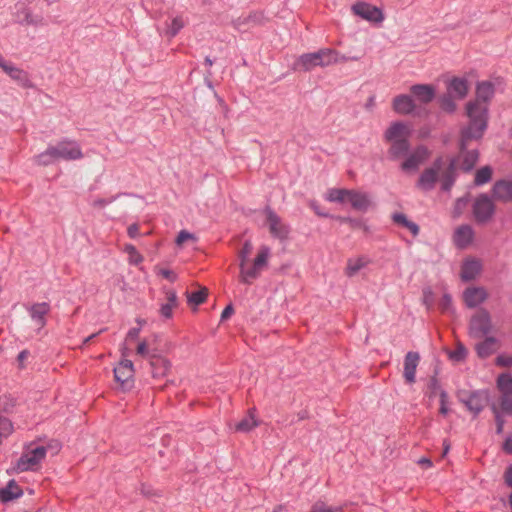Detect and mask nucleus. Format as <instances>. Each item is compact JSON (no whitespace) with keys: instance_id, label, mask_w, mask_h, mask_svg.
Returning a JSON list of instances; mask_svg holds the SVG:
<instances>
[{"instance_id":"54","label":"nucleus","mask_w":512,"mask_h":512,"mask_svg":"<svg viewBox=\"0 0 512 512\" xmlns=\"http://www.w3.org/2000/svg\"><path fill=\"white\" fill-rule=\"evenodd\" d=\"M139 333H140V329L139 328H132V329H130L128 331L127 335H126L125 341L126 342H131V341L137 340L138 336H139Z\"/></svg>"},{"instance_id":"28","label":"nucleus","mask_w":512,"mask_h":512,"mask_svg":"<svg viewBox=\"0 0 512 512\" xmlns=\"http://www.w3.org/2000/svg\"><path fill=\"white\" fill-rule=\"evenodd\" d=\"M500 348V342L495 337H486L476 344L475 349L480 358H487L494 354Z\"/></svg>"},{"instance_id":"52","label":"nucleus","mask_w":512,"mask_h":512,"mask_svg":"<svg viewBox=\"0 0 512 512\" xmlns=\"http://www.w3.org/2000/svg\"><path fill=\"white\" fill-rule=\"evenodd\" d=\"M447 399H448L447 393L441 392L440 393V410H439V412L442 415H447V413L449 411L448 406H447Z\"/></svg>"},{"instance_id":"20","label":"nucleus","mask_w":512,"mask_h":512,"mask_svg":"<svg viewBox=\"0 0 512 512\" xmlns=\"http://www.w3.org/2000/svg\"><path fill=\"white\" fill-rule=\"evenodd\" d=\"M49 311L50 306L46 302L35 303L29 308V315L37 331L46 325V316Z\"/></svg>"},{"instance_id":"63","label":"nucleus","mask_w":512,"mask_h":512,"mask_svg":"<svg viewBox=\"0 0 512 512\" xmlns=\"http://www.w3.org/2000/svg\"><path fill=\"white\" fill-rule=\"evenodd\" d=\"M108 202L104 199H99L94 202L95 206H105Z\"/></svg>"},{"instance_id":"13","label":"nucleus","mask_w":512,"mask_h":512,"mask_svg":"<svg viewBox=\"0 0 512 512\" xmlns=\"http://www.w3.org/2000/svg\"><path fill=\"white\" fill-rule=\"evenodd\" d=\"M475 238V232L471 225H459L453 233L452 241L457 248L465 249L469 247Z\"/></svg>"},{"instance_id":"40","label":"nucleus","mask_w":512,"mask_h":512,"mask_svg":"<svg viewBox=\"0 0 512 512\" xmlns=\"http://www.w3.org/2000/svg\"><path fill=\"white\" fill-rule=\"evenodd\" d=\"M208 296V289L206 287H201L198 291L187 293L188 303L191 305H200L206 301Z\"/></svg>"},{"instance_id":"27","label":"nucleus","mask_w":512,"mask_h":512,"mask_svg":"<svg viewBox=\"0 0 512 512\" xmlns=\"http://www.w3.org/2000/svg\"><path fill=\"white\" fill-rule=\"evenodd\" d=\"M348 203H350L353 209L361 212L367 211L371 206L369 195L357 190H350Z\"/></svg>"},{"instance_id":"23","label":"nucleus","mask_w":512,"mask_h":512,"mask_svg":"<svg viewBox=\"0 0 512 512\" xmlns=\"http://www.w3.org/2000/svg\"><path fill=\"white\" fill-rule=\"evenodd\" d=\"M493 198L497 201L508 203L512 201V181L499 180L492 187Z\"/></svg>"},{"instance_id":"29","label":"nucleus","mask_w":512,"mask_h":512,"mask_svg":"<svg viewBox=\"0 0 512 512\" xmlns=\"http://www.w3.org/2000/svg\"><path fill=\"white\" fill-rule=\"evenodd\" d=\"M392 107L395 112L406 115L412 113L415 110L416 104L414 103L411 96L400 94L393 99Z\"/></svg>"},{"instance_id":"30","label":"nucleus","mask_w":512,"mask_h":512,"mask_svg":"<svg viewBox=\"0 0 512 512\" xmlns=\"http://www.w3.org/2000/svg\"><path fill=\"white\" fill-rule=\"evenodd\" d=\"M155 337L139 339L136 346V355L150 360L151 355H157L154 347Z\"/></svg>"},{"instance_id":"37","label":"nucleus","mask_w":512,"mask_h":512,"mask_svg":"<svg viewBox=\"0 0 512 512\" xmlns=\"http://www.w3.org/2000/svg\"><path fill=\"white\" fill-rule=\"evenodd\" d=\"M256 426H258V421L255 418L254 411L250 410L248 415L236 424L235 430L238 432H249Z\"/></svg>"},{"instance_id":"4","label":"nucleus","mask_w":512,"mask_h":512,"mask_svg":"<svg viewBox=\"0 0 512 512\" xmlns=\"http://www.w3.org/2000/svg\"><path fill=\"white\" fill-rule=\"evenodd\" d=\"M347 61L346 56L331 48H322L316 52L304 53L297 57L292 65L294 71L308 72L315 67H327L339 62Z\"/></svg>"},{"instance_id":"62","label":"nucleus","mask_w":512,"mask_h":512,"mask_svg":"<svg viewBox=\"0 0 512 512\" xmlns=\"http://www.w3.org/2000/svg\"><path fill=\"white\" fill-rule=\"evenodd\" d=\"M419 464L426 465L427 467L432 466V462L428 458H421Z\"/></svg>"},{"instance_id":"35","label":"nucleus","mask_w":512,"mask_h":512,"mask_svg":"<svg viewBox=\"0 0 512 512\" xmlns=\"http://www.w3.org/2000/svg\"><path fill=\"white\" fill-rule=\"evenodd\" d=\"M186 22V19L181 15L173 17L170 22L166 23L165 35L170 39L175 37L186 25Z\"/></svg>"},{"instance_id":"45","label":"nucleus","mask_w":512,"mask_h":512,"mask_svg":"<svg viewBox=\"0 0 512 512\" xmlns=\"http://www.w3.org/2000/svg\"><path fill=\"white\" fill-rule=\"evenodd\" d=\"M341 510V507L330 506L325 502L318 501L313 504L309 512H340Z\"/></svg>"},{"instance_id":"51","label":"nucleus","mask_w":512,"mask_h":512,"mask_svg":"<svg viewBox=\"0 0 512 512\" xmlns=\"http://www.w3.org/2000/svg\"><path fill=\"white\" fill-rule=\"evenodd\" d=\"M496 364L502 367L512 366V355L502 354L496 358Z\"/></svg>"},{"instance_id":"43","label":"nucleus","mask_w":512,"mask_h":512,"mask_svg":"<svg viewBox=\"0 0 512 512\" xmlns=\"http://www.w3.org/2000/svg\"><path fill=\"white\" fill-rule=\"evenodd\" d=\"M253 246L251 241L247 240L244 242L242 249L238 253L239 266L249 262V256L252 253Z\"/></svg>"},{"instance_id":"59","label":"nucleus","mask_w":512,"mask_h":512,"mask_svg":"<svg viewBox=\"0 0 512 512\" xmlns=\"http://www.w3.org/2000/svg\"><path fill=\"white\" fill-rule=\"evenodd\" d=\"M29 357V352L27 350H23L18 355V362L21 367H23L24 361Z\"/></svg>"},{"instance_id":"61","label":"nucleus","mask_w":512,"mask_h":512,"mask_svg":"<svg viewBox=\"0 0 512 512\" xmlns=\"http://www.w3.org/2000/svg\"><path fill=\"white\" fill-rule=\"evenodd\" d=\"M503 448H504V450H505L507 453H511V454H512V438H508V439L505 441Z\"/></svg>"},{"instance_id":"49","label":"nucleus","mask_w":512,"mask_h":512,"mask_svg":"<svg viewBox=\"0 0 512 512\" xmlns=\"http://www.w3.org/2000/svg\"><path fill=\"white\" fill-rule=\"evenodd\" d=\"M466 205H467V200L466 199H464V198L457 199L455 204H454V208H453V212H452L453 213V217H455V218L459 217L462 214V212H463L464 208L466 207Z\"/></svg>"},{"instance_id":"33","label":"nucleus","mask_w":512,"mask_h":512,"mask_svg":"<svg viewBox=\"0 0 512 512\" xmlns=\"http://www.w3.org/2000/svg\"><path fill=\"white\" fill-rule=\"evenodd\" d=\"M22 493V489L12 480L5 488L0 490V499L2 502H8L20 497Z\"/></svg>"},{"instance_id":"10","label":"nucleus","mask_w":512,"mask_h":512,"mask_svg":"<svg viewBox=\"0 0 512 512\" xmlns=\"http://www.w3.org/2000/svg\"><path fill=\"white\" fill-rule=\"evenodd\" d=\"M495 209L493 200L487 194H480L472 205L473 217L477 223H487L493 218Z\"/></svg>"},{"instance_id":"1","label":"nucleus","mask_w":512,"mask_h":512,"mask_svg":"<svg viewBox=\"0 0 512 512\" xmlns=\"http://www.w3.org/2000/svg\"><path fill=\"white\" fill-rule=\"evenodd\" d=\"M495 93L491 81H481L476 85L475 98L465 105V115L468 123L465 126L464 137H482L488 124L489 103Z\"/></svg>"},{"instance_id":"55","label":"nucleus","mask_w":512,"mask_h":512,"mask_svg":"<svg viewBox=\"0 0 512 512\" xmlns=\"http://www.w3.org/2000/svg\"><path fill=\"white\" fill-rule=\"evenodd\" d=\"M127 233L130 238H137L139 236V225L134 223L127 228Z\"/></svg>"},{"instance_id":"12","label":"nucleus","mask_w":512,"mask_h":512,"mask_svg":"<svg viewBox=\"0 0 512 512\" xmlns=\"http://www.w3.org/2000/svg\"><path fill=\"white\" fill-rule=\"evenodd\" d=\"M127 356V348L124 347L122 349L123 359L114 368V378L123 389H130L132 387L134 376V365L131 360L126 358Z\"/></svg>"},{"instance_id":"11","label":"nucleus","mask_w":512,"mask_h":512,"mask_svg":"<svg viewBox=\"0 0 512 512\" xmlns=\"http://www.w3.org/2000/svg\"><path fill=\"white\" fill-rule=\"evenodd\" d=\"M431 152L423 145L417 146L413 151L404 157L400 169L406 174H414L419 167L430 157Z\"/></svg>"},{"instance_id":"44","label":"nucleus","mask_w":512,"mask_h":512,"mask_svg":"<svg viewBox=\"0 0 512 512\" xmlns=\"http://www.w3.org/2000/svg\"><path fill=\"white\" fill-rule=\"evenodd\" d=\"M467 354L468 351L465 346L461 343H458L456 348L449 353V357L455 362H461L466 358Z\"/></svg>"},{"instance_id":"25","label":"nucleus","mask_w":512,"mask_h":512,"mask_svg":"<svg viewBox=\"0 0 512 512\" xmlns=\"http://www.w3.org/2000/svg\"><path fill=\"white\" fill-rule=\"evenodd\" d=\"M411 94L423 104L430 103L436 94V89L430 84H416L410 88Z\"/></svg>"},{"instance_id":"8","label":"nucleus","mask_w":512,"mask_h":512,"mask_svg":"<svg viewBox=\"0 0 512 512\" xmlns=\"http://www.w3.org/2000/svg\"><path fill=\"white\" fill-rule=\"evenodd\" d=\"M495 331L491 314L486 309L475 312L469 322V334L473 338H483Z\"/></svg>"},{"instance_id":"5","label":"nucleus","mask_w":512,"mask_h":512,"mask_svg":"<svg viewBox=\"0 0 512 512\" xmlns=\"http://www.w3.org/2000/svg\"><path fill=\"white\" fill-rule=\"evenodd\" d=\"M47 449L44 446L31 443L24 448L13 470L17 473L37 470L45 459Z\"/></svg>"},{"instance_id":"21","label":"nucleus","mask_w":512,"mask_h":512,"mask_svg":"<svg viewBox=\"0 0 512 512\" xmlns=\"http://www.w3.org/2000/svg\"><path fill=\"white\" fill-rule=\"evenodd\" d=\"M462 402L466 405L469 411L477 415L486 406L488 402V395L486 392L482 391L473 392L466 399L462 398Z\"/></svg>"},{"instance_id":"60","label":"nucleus","mask_w":512,"mask_h":512,"mask_svg":"<svg viewBox=\"0 0 512 512\" xmlns=\"http://www.w3.org/2000/svg\"><path fill=\"white\" fill-rule=\"evenodd\" d=\"M505 481L509 486L512 487V466L509 467L505 472Z\"/></svg>"},{"instance_id":"17","label":"nucleus","mask_w":512,"mask_h":512,"mask_svg":"<svg viewBox=\"0 0 512 512\" xmlns=\"http://www.w3.org/2000/svg\"><path fill=\"white\" fill-rule=\"evenodd\" d=\"M149 364L152 378L155 380H161L165 378L171 368L170 361L161 355H151Z\"/></svg>"},{"instance_id":"38","label":"nucleus","mask_w":512,"mask_h":512,"mask_svg":"<svg viewBox=\"0 0 512 512\" xmlns=\"http://www.w3.org/2000/svg\"><path fill=\"white\" fill-rule=\"evenodd\" d=\"M493 175V169L490 166H483L475 172L474 184L482 186L488 183Z\"/></svg>"},{"instance_id":"22","label":"nucleus","mask_w":512,"mask_h":512,"mask_svg":"<svg viewBox=\"0 0 512 512\" xmlns=\"http://www.w3.org/2000/svg\"><path fill=\"white\" fill-rule=\"evenodd\" d=\"M420 362V355L417 352H408L404 359L403 376L407 383L413 384L416 380V369Z\"/></svg>"},{"instance_id":"2","label":"nucleus","mask_w":512,"mask_h":512,"mask_svg":"<svg viewBox=\"0 0 512 512\" xmlns=\"http://www.w3.org/2000/svg\"><path fill=\"white\" fill-rule=\"evenodd\" d=\"M455 178V160L449 156H440L421 173L417 186L421 190L429 191L440 182L443 190H449Z\"/></svg>"},{"instance_id":"39","label":"nucleus","mask_w":512,"mask_h":512,"mask_svg":"<svg viewBox=\"0 0 512 512\" xmlns=\"http://www.w3.org/2000/svg\"><path fill=\"white\" fill-rule=\"evenodd\" d=\"M393 220L396 224L407 228L414 236L419 233V227L416 223L408 220V218L402 213H396L393 215Z\"/></svg>"},{"instance_id":"48","label":"nucleus","mask_w":512,"mask_h":512,"mask_svg":"<svg viewBox=\"0 0 512 512\" xmlns=\"http://www.w3.org/2000/svg\"><path fill=\"white\" fill-rule=\"evenodd\" d=\"M491 409L495 416V421L497 425V433H501L504 427V420L502 418L503 413H500L498 407L495 404H492Z\"/></svg>"},{"instance_id":"57","label":"nucleus","mask_w":512,"mask_h":512,"mask_svg":"<svg viewBox=\"0 0 512 512\" xmlns=\"http://www.w3.org/2000/svg\"><path fill=\"white\" fill-rule=\"evenodd\" d=\"M310 207L313 209V211H314L317 215H319V216H321V217H327V216H328V214H327V213H325V212H323V211L321 210V208H320V206H319V204H318V203H316V202H311Z\"/></svg>"},{"instance_id":"47","label":"nucleus","mask_w":512,"mask_h":512,"mask_svg":"<svg viewBox=\"0 0 512 512\" xmlns=\"http://www.w3.org/2000/svg\"><path fill=\"white\" fill-rule=\"evenodd\" d=\"M196 240V237L194 234L186 231V230H181L176 238V244L178 246H182L184 245L187 241H195Z\"/></svg>"},{"instance_id":"41","label":"nucleus","mask_w":512,"mask_h":512,"mask_svg":"<svg viewBox=\"0 0 512 512\" xmlns=\"http://www.w3.org/2000/svg\"><path fill=\"white\" fill-rule=\"evenodd\" d=\"M123 251L128 255V261L132 265H139L143 262V256L137 251L132 244H125Z\"/></svg>"},{"instance_id":"6","label":"nucleus","mask_w":512,"mask_h":512,"mask_svg":"<svg viewBox=\"0 0 512 512\" xmlns=\"http://www.w3.org/2000/svg\"><path fill=\"white\" fill-rule=\"evenodd\" d=\"M269 256L270 249L266 246H263L259 249L256 258L251 264L248 262L240 265V281L244 284H251L254 280H256L260 276L263 269L267 266Z\"/></svg>"},{"instance_id":"64","label":"nucleus","mask_w":512,"mask_h":512,"mask_svg":"<svg viewBox=\"0 0 512 512\" xmlns=\"http://www.w3.org/2000/svg\"><path fill=\"white\" fill-rule=\"evenodd\" d=\"M273 512H287V509L284 506H277Z\"/></svg>"},{"instance_id":"24","label":"nucleus","mask_w":512,"mask_h":512,"mask_svg":"<svg viewBox=\"0 0 512 512\" xmlns=\"http://www.w3.org/2000/svg\"><path fill=\"white\" fill-rule=\"evenodd\" d=\"M469 92L467 79L462 77H453L447 84V93L456 99H464Z\"/></svg>"},{"instance_id":"36","label":"nucleus","mask_w":512,"mask_h":512,"mask_svg":"<svg viewBox=\"0 0 512 512\" xmlns=\"http://www.w3.org/2000/svg\"><path fill=\"white\" fill-rule=\"evenodd\" d=\"M349 189L331 188L326 192L325 199L329 202L348 203Z\"/></svg>"},{"instance_id":"14","label":"nucleus","mask_w":512,"mask_h":512,"mask_svg":"<svg viewBox=\"0 0 512 512\" xmlns=\"http://www.w3.org/2000/svg\"><path fill=\"white\" fill-rule=\"evenodd\" d=\"M265 215L266 224L271 235L279 239L287 238L289 228L282 222L280 217L270 209L265 210Z\"/></svg>"},{"instance_id":"34","label":"nucleus","mask_w":512,"mask_h":512,"mask_svg":"<svg viewBox=\"0 0 512 512\" xmlns=\"http://www.w3.org/2000/svg\"><path fill=\"white\" fill-rule=\"evenodd\" d=\"M165 295H166V303H164L161 306L160 312H161L162 316H164L166 318H170L172 316L173 309L178 306V299H177L176 292L173 290H167L165 292Z\"/></svg>"},{"instance_id":"18","label":"nucleus","mask_w":512,"mask_h":512,"mask_svg":"<svg viewBox=\"0 0 512 512\" xmlns=\"http://www.w3.org/2000/svg\"><path fill=\"white\" fill-rule=\"evenodd\" d=\"M482 261L475 257H467L461 265L460 277L463 281H470L480 275L482 271Z\"/></svg>"},{"instance_id":"15","label":"nucleus","mask_w":512,"mask_h":512,"mask_svg":"<svg viewBox=\"0 0 512 512\" xmlns=\"http://www.w3.org/2000/svg\"><path fill=\"white\" fill-rule=\"evenodd\" d=\"M352 11L359 17L371 21V22H382L384 16L380 9L364 2L355 3L352 6Z\"/></svg>"},{"instance_id":"7","label":"nucleus","mask_w":512,"mask_h":512,"mask_svg":"<svg viewBox=\"0 0 512 512\" xmlns=\"http://www.w3.org/2000/svg\"><path fill=\"white\" fill-rule=\"evenodd\" d=\"M498 400L494 403L500 413L512 415V376L503 373L497 378Z\"/></svg>"},{"instance_id":"32","label":"nucleus","mask_w":512,"mask_h":512,"mask_svg":"<svg viewBox=\"0 0 512 512\" xmlns=\"http://www.w3.org/2000/svg\"><path fill=\"white\" fill-rule=\"evenodd\" d=\"M389 149L388 154L391 159L397 160L400 158H404L410 149L409 141H397V142H388Z\"/></svg>"},{"instance_id":"9","label":"nucleus","mask_w":512,"mask_h":512,"mask_svg":"<svg viewBox=\"0 0 512 512\" xmlns=\"http://www.w3.org/2000/svg\"><path fill=\"white\" fill-rule=\"evenodd\" d=\"M465 127L461 130L460 137V152L457 158H453L455 160V168H461L464 171H470L476 165L478 161V151L477 150H467L466 147L468 143L472 140H479L482 137H464Z\"/></svg>"},{"instance_id":"58","label":"nucleus","mask_w":512,"mask_h":512,"mask_svg":"<svg viewBox=\"0 0 512 512\" xmlns=\"http://www.w3.org/2000/svg\"><path fill=\"white\" fill-rule=\"evenodd\" d=\"M234 312V309L231 305H228L221 314V320L228 319Z\"/></svg>"},{"instance_id":"31","label":"nucleus","mask_w":512,"mask_h":512,"mask_svg":"<svg viewBox=\"0 0 512 512\" xmlns=\"http://www.w3.org/2000/svg\"><path fill=\"white\" fill-rule=\"evenodd\" d=\"M370 260L364 256H358L347 260L345 274L348 277L355 276L361 269L365 268Z\"/></svg>"},{"instance_id":"3","label":"nucleus","mask_w":512,"mask_h":512,"mask_svg":"<svg viewBox=\"0 0 512 512\" xmlns=\"http://www.w3.org/2000/svg\"><path fill=\"white\" fill-rule=\"evenodd\" d=\"M80 144L72 139H63L35 157L38 165L48 166L56 161H75L83 158Z\"/></svg>"},{"instance_id":"19","label":"nucleus","mask_w":512,"mask_h":512,"mask_svg":"<svg viewBox=\"0 0 512 512\" xmlns=\"http://www.w3.org/2000/svg\"><path fill=\"white\" fill-rule=\"evenodd\" d=\"M488 298V293L483 287H468L463 292V301L469 308H475Z\"/></svg>"},{"instance_id":"56","label":"nucleus","mask_w":512,"mask_h":512,"mask_svg":"<svg viewBox=\"0 0 512 512\" xmlns=\"http://www.w3.org/2000/svg\"><path fill=\"white\" fill-rule=\"evenodd\" d=\"M376 106V97L374 95L370 96L366 103H365V108L366 110L368 111H372L374 109V107Z\"/></svg>"},{"instance_id":"16","label":"nucleus","mask_w":512,"mask_h":512,"mask_svg":"<svg viewBox=\"0 0 512 512\" xmlns=\"http://www.w3.org/2000/svg\"><path fill=\"white\" fill-rule=\"evenodd\" d=\"M410 127L403 122L392 123L384 133L387 142L409 141Z\"/></svg>"},{"instance_id":"26","label":"nucleus","mask_w":512,"mask_h":512,"mask_svg":"<svg viewBox=\"0 0 512 512\" xmlns=\"http://www.w3.org/2000/svg\"><path fill=\"white\" fill-rule=\"evenodd\" d=\"M0 68L13 80L17 81L19 84H21L24 87L29 86V78L28 74L20 69L19 67H16L11 62H8L4 60V62L0 65Z\"/></svg>"},{"instance_id":"42","label":"nucleus","mask_w":512,"mask_h":512,"mask_svg":"<svg viewBox=\"0 0 512 512\" xmlns=\"http://www.w3.org/2000/svg\"><path fill=\"white\" fill-rule=\"evenodd\" d=\"M455 99L456 98L447 93L439 100L440 108L447 113H453L457 109Z\"/></svg>"},{"instance_id":"50","label":"nucleus","mask_w":512,"mask_h":512,"mask_svg":"<svg viewBox=\"0 0 512 512\" xmlns=\"http://www.w3.org/2000/svg\"><path fill=\"white\" fill-rule=\"evenodd\" d=\"M443 312H449L452 309V298L448 294H444L439 303Z\"/></svg>"},{"instance_id":"53","label":"nucleus","mask_w":512,"mask_h":512,"mask_svg":"<svg viewBox=\"0 0 512 512\" xmlns=\"http://www.w3.org/2000/svg\"><path fill=\"white\" fill-rule=\"evenodd\" d=\"M159 274L166 278L167 280H169L170 282H174L177 279V275L173 271L168 269H161L159 271Z\"/></svg>"},{"instance_id":"46","label":"nucleus","mask_w":512,"mask_h":512,"mask_svg":"<svg viewBox=\"0 0 512 512\" xmlns=\"http://www.w3.org/2000/svg\"><path fill=\"white\" fill-rule=\"evenodd\" d=\"M13 432V425L7 418L0 416V443L3 438L8 437Z\"/></svg>"}]
</instances>
